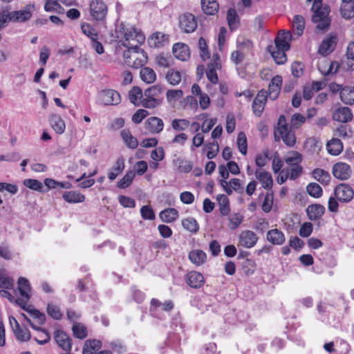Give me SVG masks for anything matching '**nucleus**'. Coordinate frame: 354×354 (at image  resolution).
<instances>
[{
    "label": "nucleus",
    "mask_w": 354,
    "mask_h": 354,
    "mask_svg": "<svg viewBox=\"0 0 354 354\" xmlns=\"http://www.w3.org/2000/svg\"><path fill=\"white\" fill-rule=\"evenodd\" d=\"M227 20L231 30L236 29L239 24V17L235 9L230 8L227 12Z\"/></svg>",
    "instance_id": "44"
},
{
    "label": "nucleus",
    "mask_w": 354,
    "mask_h": 354,
    "mask_svg": "<svg viewBox=\"0 0 354 354\" xmlns=\"http://www.w3.org/2000/svg\"><path fill=\"white\" fill-rule=\"evenodd\" d=\"M172 52L174 57L181 61L187 60L190 55L189 46L183 43H176L173 46Z\"/></svg>",
    "instance_id": "20"
},
{
    "label": "nucleus",
    "mask_w": 354,
    "mask_h": 354,
    "mask_svg": "<svg viewBox=\"0 0 354 354\" xmlns=\"http://www.w3.org/2000/svg\"><path fill=\"white\" fill-rule=\"evenodd\" d=\"M328 152L333 156L339 155L343 150V144L339 139L333 138L326 145Z\"/></svg>",
    "instance_id": "34"
},
{
    "label": "nucleus",
    "mask_w": 354,
    "mask_h": 354,
    "mask_svg": "<svg viewBox=\"0 0 354 354\" xmlns=\"http://www.w3.org/2000/svg\"><path fill=\"white\" fill-rule=\"evenodd\" d=\"M179 24L181 30L186 33L193 32L198 26V23L195 17L190 13H187L180 16L179 19Z\"/></svg>",
    "instance_id": "9"
},
{
    "label": "nucleus",
    "mask_w": 354,
    "mask_h": 354,
    "mask_svg": "<svg viewBox=\"0 0 354 354\" xmlns=\"http://www.w3.org/2000/svg\"><path fill=\"white\" fill-rule=\"evenodd\" d=\"M62 198L68 203H82L85 200V196L76 191L65 192L62 195Z\"/></svg>",
    "instance_id": "29"
},
{
    "label": "nucleus",
    "mask_w": 354,
    "mask_h": 354,
    "mask_svg": "<svg viewBox=\"0 0 354 354\" xmlns=\"http://www.w3.org/2000/svg\"><path fill=\"white\" fill-rule=\"evenodd\" d=\"M24 316L26 318V319L29 322L32 328H33L35 330L41 332L45 336V338L44 339H39L35 337V341L39 345H44V344L48 343L50 341L51 337H50V333L48 332V330H46V329L42 328L39 326H37L26 315H24Z\"/></svg>",
    "instance_id": "39"
},
{
    "label": "nucleus",
    "mask_w": 354,
    "mask_h": 354,
    "mask_svg": "<svg viewBox=\"0 0 354 354\" xmlns=\"http://www.w3.org/2000/svg\"><path fill=\"white\" fill-rule=\"evenodd\" d=\"M267 50L271 54L277 64H283L287 61L286 54V52L288 51L287 50L274 48L273 45H270L267 47Z\"/></svg>",
    "instance_id": "23"
},
{
    "label": "nucleus",
    "mask_w": 354,
    "mask_h": 354,
    "mask_svg": "<svg viewBox=\"0 0 354 354\" xmlns=\"http://www.w3.org/2000/svg\"><path fill=\"white\" fill-rule=\"evenodd\" d=\"M313 178L324 185H328L330 182V174L321 168H316L312 171Z\"/></svg>",
    "instance_id": "26"
},
{
    "label": "nucleus",
    "mask_w": 354,
    "mask_h": 354,
    "mask_svg": "<svg viewBox=\"0 0 354 354\" xmlns=\"http://www.w3.org/2000/svg\"><path fill=\"white\" fill-rule=\"evenodd\" d=\"M46 312L50 317L56 320L61 319L63 316L59 308L53 304H48Z\"/></svg>",
    "instance_id": "54"
},
{
    "label": "nucleus",
    "mask_w": 354,
    "mask_h": 354,
    "mask_svg": "<svg viewBox=\"0 0 354 354\" xmlns=\"http://www.w3.org/2000/svg\"><path fill=\"white\" fill-rule=\"evenodd\" d=\"M145 124L149 131L153 133H158L161 132L164 128V122L162 120L157 117H151L148 118Z\"/></svg>",
    "instance_id": "24"
},
{
    "label": "nucleus",
    "mask_w": 354,
    "mask_h": 354,
    "mask_svg": "<svg viewBox=\"0 0 354 354\" xmlns=\"http://www.w3.org/2000/svg\"><path fill=\"white\" fill-rule=\"evenodd\" d=\"M98 102L103 105H117L120 101V93L113 89H105L98 93Z\"/></svg>",
    "instance_id": "5"
},
{
    "label": "nucleus",
    "mask_w": 354,
    "mask_h": 354,
    "mask_svg": "<svg viewBox=\"0 0 354 354\" xmlns=\"http://www.w3.org/2000/svg\"><path fill=\"white\" fill-rule=\"evenodd\" d=\"M308 194L314 198H319L322 195V189L320 185L316 183H310L306 187Z\"/></svg>",
    "instance_id": "53"
},
{
    "label": "nucleus",
    "mask_w": 354,
    "mask_h": 354,
    "mask_svg": "<svg viewBox=\"0 0 354 354\" xmlns=\"http://www.w3.org/2000/svg\"><path fill=\"white\" fill-rule=\"evenodd\" d=\"M24 316L26 318V319L29 322L32 328H33L35 330L41 332L45 336V338L44 339H39L35 337V341L39 345H44V344L48 343L50 341L51 337H50V333L48 332V330H46V329L42 328L39 326H37L26 315H24Z\"/></svg>",
    "instance_id": "38"
},
{
    "label": "nucleus",
    "mask_w": 354,
    "mask_h": 354,
    "mask_svg": "<svg viewBox=\"0 0 354 354\" xmlns=\"http://www.w3.org/2000/svg\"><path fill=\"white\" fill-rule=\"evenodd\" d=\"M136 176V173L133 171H128L125 175L118 182L117 186L120 189H126L129 187Z\"/></svg>",
    "instance_id": "45"
},
{
    "label": "nucleus",
    "mask_w": 354,
    "mask_h": 354,
    "mask_svg": "<svg viewBox=\"0 0 354 354\" xmlns=\"http://www.w3.org/2000/svg\"><path fill=\"white\" fill-rule=\"evenodd\" d=\"M140 76L141 80L147 84H152L156 80L155 71L149 67H144L140 69Z\"/></svg>",
    "instance_id": "37"
},
{
    "label": "nucleus",
    "mask_w": 354,
    "mask_h": 354,
    "mask_svg": "<svg viewBox=\"0 0 354 354\" xmlns=\"http://www.w3.org/2000/svg\"><path fill=\"white\" fill-rule=\"evenodd\" d=\"M178 212L175 208H167L159 214L160 220L165 223H172L178 217Z\"/></svg>",
    "instance_id": "28"
},
{
    "label": "nucleus",
    "mask_w": 354,
    "mask_h": 354,
    "mask_svg": "<svg viewBox=\"0 0 354 354\" xmlns=\"http://www.w3.org/2000/svg\"><path fill=\"white\" fill-rule=\"evenodd\" d=\"M333 118L335 121L346 123L352 120L353 113L348 107H341L333 112Z\"/></svg>",
    "instance_id": "19"
},
{
    "label": "nucleus",
    "mask_w": 354,
    "mask_h": 354,
    "mask_svg": "<svg viewBox=\"0 0 354 354\" xmlns=\"http://www.w3.org/2000/svg\"><path fill=\"white\" fill-rule=\"evenodd\" d=\"M274 137L276 142L281 140L288 147H292L296 144V136L292 131L291 127H289L286 117L283 115L279 116L277 126L274 130Z\"/></svg>",
    "instance_id": "2"
},
{
    "label": "nucleus",
    "mask_w": 354,
    "mask_h": 354,
    "mask_svg": "<svg viewBox=\"0 0 354 354\" xmlns=\"http://www.w3.org/2000/svg\"><path fill=\"white\" fill-rule=\"evenodd\" d=\"M17 340L20 342H28L31 338L30 332L27 328H22L21 326L13 331Z\"/></svg>",
    "instance_id": "51"
},
{
    "label": "nucleus",
    "mask_w": 354,
    "mask_h": 354,
    "mask_svg": "<svg viewBox=\"0 0 354 354\" xmlns=\"http://www.w3.org/2000/svg\"><path fill=\"white\" fill-rule=\"evenodd\" d=\"M117 37L122 41V45L128 49H138L139 45L144 43V34L133 26L121 24L117 31Z\"/></svg>",
    "instance_id": "1"
},
{
    "label": "nucleus",
    "mask_w": 354,
    "mask_h": 354,
    "mask_svg": "<svg viewBox=\"0 0 354 354\" xmlns=\"http://www.w3.org/2000/svg\"><path fill=\"white\" fill-rule=\"evenodd\" d=\"M24 185L26 187L37 192H43V184L38 180L28 178L24 180Z\"/></svg>",
    "instance_id": "56"
},
{
    "label": "nucleus",
    "mask_w": 354,
    "mask_h": 354,
    "mask_svg": "<svg viewBox=\"0 0 354 354\" xmlns=\"http://www.w3.org/2000/svg\"><path fill=\"white\" fill-rule=\"evenodd\" d=\"M255 177L260 182L265 189H271L273 185V179L270 172L263 169H257Z\"/></svg>",
    "instance_id": "18"
},
{
    "label": "nucleus",
    "mask_w": 354,
    "mask_h": 354,
    "mask_svg": "<svg viewBox=\"0 0 354 354\" xmlns=\"http://www.w3.org/2000/svg\"><path fill=\"white\" fill-rule=\"evenodd\" d=\"M183 96V92L180 89H171L168 90L166 93L167 100L168 102H175L180 99Z\"/></svg>",
    "instance_id": "62"
},
{
    "label": "nucleus",
    "mask_w": 354,
    "mask_h": 354,
    "mask_svg": "<svg viewBox=\"0 0 354 354\" xmlns=\"http://www.w3.org/2000/svg\"><path fill=\"white\" fill-rule=\"evenodd\" d=\"M340 10L342 17L344 19H349L354 17V1H342Z\"/></svg>",
    "instance_id": "41"
},
{
    "label": "nucleus",
    "mask_w": 354,
    "mask_h": 354,
    "mask_svg": "<svg viewBox=\"0 0 354 354\" xmlns=\"http://www.w3.org/2000/svg\"><path fill=\"white\" fill-rule=\"evenodd\" d=\"M73 335L79 339H84L87 336V328L82 323L75 322L72 327Z\"/></svg>",
    "instance_id": "47"
},
{
    "label": "nucleus",
    "mask_w": 354,
    "mask_h": 354,
    "mask_svg": "<svg viewBox=\"0 0 354 354\" xmlns=\"http://www.w3.org/2000/svg\"><path fill=\"white\" fill-rule=\"evenodd\" d=\"M31 6H28L25 10L12 12V18L14 22H22L28 20L31 16Z\"/></svg>",
    "instance_id": "32"
},
{
    "label": "nucleus",
    "mask_w": 354,
    "mask_h": 354,
    "mask_svg": "<svg viewBox=\"0 0 354 354\" xmlns=\"http://www.w3.org/2000/svg\"><path fill=\"white\" fill-rule=\"evenodd\" d=\"M121 137L127 146V147L134 149L138 147V140L132 136L129 130L123 129L121 133Z\"/></svg>",
    "instance_id": "36"
},
{
    "label": "nucleus",
    "mask_w": 354,
    "mask_h": 354,
    "mask_svg": "<svg viewBox=\"0 0 354 354\" xmlns=\"http://www.w3.org/2000/svg\"><path fill=\"white\" fill-rule=\"evenodd\" d=\"M143 97L142 91L138 86H133L129 92V99L135 106L140 105Z\"/></svg>",
    "instance_id": "35"
},
{
    "label": "nucleus",
    "mask_w": 354,
    "mask_h": 354,
    "mask_svg": "<svg viewBox=\"0 0 354 354\" xmlns=\"http://www.w3.org/2000/svg\"><path fill=\"white\" fill-rule=\"evenodd\" d=\"M266 239L272 244L277 245L283 244L286 241L283 232L277 228L269 230L267 232Z\"/></svg>",
    "instance_id": "21"
},
{
    "label": "nucleus",
    "mask_w": 354,
    "mask_h": 354,
    "mask_svg": "<svg viewBox=\"0 0 354 354\" xmlns=\"http://www.w3.org/2000/svg\"><path fill=\"white\" fill-rule=\"evenodd\" d=\"M163 92V88L160 85H154L146 89L144 96L149 98H156L160 93Z\"/></svg>",
    "instance_id": "57"
},
{
    "label": "nucleus",
    "mask_w": 354,
    "mask_h": 354,
    "mask_svg": "<svg viewBox=\"0 0 354 354\" xmlns=\"http://www.w3.org/2000/svg\"><path fill=\"white\" fill-rule=\"evenodd\" d=\"M292 34L290 31L281 30L274 39V48H281L288 50L290 48Z\"/></svg>",
    "instance_id": "13"
},
{
    "label": "nucleus",
    "mask_w": 354,
    "mask_h": 354,
    "mask_svg": "<svg viewBox=\"0 0 354 354\" xmlns=\"http://www.w3.org/2000/svg\"><path fill=\"white\" fill-rule=\"evenodd\" d=\"M268 95L266 90H261L257 93L252 103V110L257 116H260L264 110Z\"/></svg>",
    "instance_id": "15"
},
{
    "label": "nucleus",
    "mask_w": 354,
    "mask_h": 354,
    "mask_svg": "<svg viewBox=\"0 0 354 354\" xmlns=\"http://www.w3.org/2000/svg\"><path fill=\"white\" fill-rule=\"evenodd\" d=\"M82 32L89 37L91 41L98 39V34L95 28L91 25L84 23L81 26Z\"/></svg>",
    "instance_id": "52"
},
{
    "label": "nucleus",
    "mask_w": 354,
    "mask_h": 354,
    "mask_svg": "<svg viewBox=\"0 0 354 354\" xmlns=\"http://www.w3.org/2000/svg\"><path fill=\"white\" fill-rule=\"evenodd\" d=\"M201 7L203 12L207 15H214L219 9L216 0H201Z\"/></svg>",
    "instance_id": "27"
},
{
    "label": "nucleus",
    "mask_w": 354,
    "mask_h": 354,
    "mask_svg": "<svg viewBox=\"0 0 354 354\" xmlns=\"http://www.w3.org/2000/svg\"><path fill=\"white\" fill-rule=\"evenodd\" d=\"M18 290L21 297L15 301L20 306L23 307L30 299L31 288L28 280L24 277H19L18 279Z\"/></svg>",
    "instance_id": "8"
},
{
    "label": "nucleus",
    "mask_w": 354,
    "mask_h": 354,
    "mask_svg": "<svg viewBox=\"0 0 354 354\" xmlns=\"http://www.w3.org/2000/svg\"><path fill=\"white\" fill-rule=\"evenodd\" d=\"M313 1L311 10L314 12L312 21L317 24L316 28L326 31L330 26V19L328 17L330 9L328 6H322V0H307Z\"/></svg>",
    "instance_id": "3"
},
{
    "label": "nucleus",
    "mask_w": 354,
    "mask_h": 354,
    "mask_svg": "<svg viewBox=\"0 0 354 354\" xmlns=\"http://www.w3.org/2000/svg\"><path fill=\"white\" fill-rule=\"evenodd\" d=\"M101 347V342L96 339L86 340L84 342L82 354H93V353Z\"/></svg>",
    "instance_id": "43"
},
{
    "label": "nucleus",
    "mask_w": 354,
    "mask_h": 354,
    "mask_svg": "<svg viewBox=\"0 0 354 354\" xmlns=\"http://www.w3.org/2000/svg\"><path fill=\"white\" fill-rule=\"evenodd\" d=\"M165 35L161 32L153 34L149 39L148 43L151 47L158 48L163 46Z\"/></svg>",
    "instance_id": "49"
},
{
    "label": "nucleus",
    "mask_w": 354,
    "mask_h": 354,
    "mask_svg": "<svg viewBox=\"0 0 354 354\" xmlns=\"http://www.w3.org/2000/svg\"><path fill=\"white\" fill-rule=\"evenodd\" d=\"M284 160L290 167L299 165L302 161V156L298 151H291L284 157Z\"/></svg>",
    "instance_id": "40"
},
{
    "label": "nucleus",
    "mask_w": 354,
    "mask_h": 354,
    "mask_svg": "<svg viewBox=\"0 0 354 354\" xmlns=\"http://www.w3.org/2000/svg\"><path fill=\"white\" fill-rule=\"evenodd\" d=\"M258 239L259 237L254 232L244 230L239 236V244L245 248H251L257 244Z\"/></svg>",
    "instance_id": "11"
},
{
    "label": "nucleus",
    "mask_w": 354,
    "mask_h": 354,
    "mask_svg": "<svg viewBox=\"0 0 354 354\" xmlns=\"http://www.w3.org/2000/svg\"><path fill=\"white\" fill-rule=\"evenodd\" d=\"M308 218L311 221L319 219L325 212V207L319 204L310 205L306 209Z\"/></svg>",
    "instance_id": "25"
},
{
    "label": "nucleus",
    "mask_w": 354,
    "mask_h": 354,
    "mask_svg": "<svg viewBox=\"0 0 354 354\" xmlns=\"http://www.w3.org/2000/svg\"><path fill=\"white\" fill-rule=\"evenodd\" d=\"M217 201L220 205L221 214L223 216L227 215L230 212V203L227 197L225 194L217 196Z\"/></svg>",
    "instance_id": "48"
},
{
    "label": "nucleus",
    "mask_w": 354,
    "mask_h": 354,
    "mask_svg": "<svg viewBox=\"0 0 354 354\" xmlns=\"http://www.w3.org/2000/svg\"><path fill=\"white\" fill-rule=\"evenodd\" d=\"M165 78L169 84L173 86H176L180 84L181 82L182 75L180 72L178 71L170 69L167 73Z\"/></svg>",
    "instance_id": "46"
},
{
    "label": "nucleus",
    "mask_w": 354,
    "mask_h": 354,
    "mask_svg": "<svg viewBox=\"0 0 354 354\" xmlns=\"http://www.w3.org/2000/svg\"><path fill=\"white\" fill-rule=\"evenodd\" d=\"M237 145L239 151L242 154L245 155L247 153L248 150V144L246 136L243 132H240L238 135Z\"/></svg>",
    "instance_id": "60"
},
{
    "label": "nucleus",
    "mask_w": 354,
    "mask_h": 354,
    "mask_svg": "<svg viewBox=\"0 0 354 354\" xmlns=\"http://www.w3.org/2000/svg\"><path fill=\"white\" fill-rule=\"evenodd\" d=\"M50 122L52 128L57 133L62 134L64 132L66 129L65 122L59 115L53 114L50 118Z\"/></svg>",
    "instance_id": "31"
},
{
    "label": "nucleus",
    "mask_w": 354,
    "mask_h": 354,
    "mask_svg": "<svg viewBox=\"0 0 354 354\" xmlns=\"http://www.w3.org/2000/svg\"><path fill=\"white\" fill-rule=\"evenodd\" d=\"M125 162L123 157L117 158L114 165L111 167L108 173V178L110 180H115L124 169Z\"/></svg>",
    "instance_id": "22"
},
{
    "label": "nucleus",
    "mask_w": 354,
    "mask_h": 354,
    "mask_svg": "<svg viewBox=\"0 0 354 354\" xmlns=\"http://www.w3.org/2000/svg\"><path fill=\"white\" fill-rule=\"evenodd\" d=\"M140 214L144 220L153 221L156 218L154 211L151 205H143L140 208Z\"/></svg>",
    "instance_id": "59"
},
{
    "label": "nucleus",
    "mask_w": 354,
    "mask_h": 354,
    "mask_svg": "<svg viewBox=\"0 0 354 354\" xmlns=\"http://www.w3.org/2000/svg\"><path fill=\"white\" fill-rule=\"evenodd\" d=\"M182 225L185 229L192 232L196 233L199 230V226L194 218H187L182 221Z\"/></svg>",
    "instance_id": "50"
},
{
    "label": "nucleus",
    "mask_w": 354,
    "mask_h": 354,
    "mask_svg": "<svg viewBox=\"0 0 354 354\" xmlns=\"http://www.w3.org/2000/svg\"><path fill=\"white\" fill-rule=\"evenodd\" d=\"M189 126V122L186 119H175L171 122V127L175 131H184Z\"/></svg>",
    "instance_id": "61"
},
{
    "label": "nucleus",
    "mask_w": 354,
    "mask_h": 354,
    "mask_svg": "<svg viewBox=\"0 0 354 354\" xmlns=\"http://www.w3.org/2000/svg\"><path fill=\"white\" fill-rule=\"evenodd\" d=\"M124 62L135 68L142 67L147 62V55L139 46L138 49H127L123 53Z\"/></svg>",
    "instance_id": "4"
},
{
    "label": "nucleus",
    "mask_w": 354,
    "mask_h": 354,
    "mask_svg": "<svg viewBox=\"0 0 354 354\" xmlns=\"http://www.w3.org/2000/svg\"><path fill=\"white\" fill-rule=\"evenodd\" d=\"M207 157L209 159L214 158L217 155L218 150H219L218 144L216 141L209 143L207 145Z\"/></svg>",
    "instance_id": "63"
},
{
    "label": "nucleus",
    "mask_w": 354,
    "mask_h": 354,
    "mask_svg": "<svg viewBox=\"0 0 354 354\" xmlns=\"http://www.w3.org/2000/svg\"><path fill=\"white\" fill-rule=\"evenodd\" d=\"M332 172L336 178L345 180L350 178L352 170L349 165L344 162H337L333 165Z\"/></svg>",
    "instance_id": "12"
},
{
    "label": "nucleus",
    "mask_w": 354,
    "mask_h": 354,
    "mask_svg": "<svg viewBox=\"0 0 354 354\" xmlns=\"http://www.w3.org/2000/svg\"><path fill=\"white\" fill-rule=\"evenodd\" d=\"M185 281L192 288H200L203 286L205 279L201 273L196 271H191L186 274Z\"/></svg>",
    "instance_id": "17"
},
{
    "label": "nucleus",
    "mask_w": 354,
    "mask_h": 354,
    "mask_svg": "<svg viewBox=\"0 0 354 354\" xmlns=\"http://www.w3.org/2000/svg\"><path fill=\"white\" fill-rule=\"evenodd\" d=\"M243 216L239 213H234L228 217V227L231 230L236 229L242 223Z\"/></svg>",
    "instance_id": "58"
},
{
    "label": "nucleus",
    "mask_w": 354,
    "mask_h": 354,
    "mask_svg": "<svg viewBox=\"0 0 354 354\" xmlns=\"http://www.w3.org/2000/svg\"><path fill=\"white\" fill-rule=\"evenodd\" d=\"M340 100L346 104L352 105L354 104V86H344L340 92Z\"/></svg>",
    "instance_id": "33"
},
{
    "label": "nucleus",
    "mask_w": 354,
    "mask_h": 354,
    "mask_svg": "<svg viewBox=\"0 0 354 354\" xmlns=\"http://www.w3.org/2000/svg\"><path fill=\"white\" fill-rule=\"evenodd\" d=\"M90 14L96 21H103L107 15V6L102 0H92L90 3Z\"/></svg>",
    "instance_id": "6"
},
{
    "label": "nucleus",
    "mask_w": 354,
    "mask_h": 354,
    "mask_svg": "<svg viewBox=\"0 0 354 354\" xmlns=\"http://www.w3.org/2000/svg\"><path fill=\"white\" fill-rule=\"evenodd\" d=\"M282 82V77L280 75H275L272 77L268 86V97L272 100H275L278 97L281 91Z\"/></svg>",
    "instance_id": "16"
},
{
    "label": "nucleus",
    "mask_w": 354,
    "mask_h": 354,
    "mask_svg": "<svg viewBox=\"0 0 354 354\" xmlns=\"http://www.w3.org/2000/svg\"><path fill=\"white\" fill-rule=\"evenodd\" d=\"M198 48L200 50V55L203 60L205 61L210 57V53L205 38L200 37L198 40Z\"/></svg>",
    "instance_id": "55"
},
{
    "label": "nucleus",
    "mask_w": 354,
    "mask_h": 354,
    "mask_svg": "<svg viewBox=\"0 0 354 354\" xmlns=\"http://www.w3.org/2000/svg\"><path fill=\"white\" fill-rule=\"evenodd\" d=\"M189 259L196 266L203 265L207 259L205 252L201 250H194L189 253Z\"/></svg>",
    "instance_id": "30"
},
{
    "label": "nucleus",
    "mask_w": 354,
    "mask_h": 354,
    "mask_svg": "<svg viewBox=\"0 0 354 354\" xmlns=\"http://www.w3.org/2000/svg\"><path fill=\"white\" fill-rule=\"evenodd\" d=\"M334 196L341 203H348L354 196L353 188L348 184L341 183L334 189Z\"/></svg>",
    "instance_id": "7"
},
{
    "label": "nucleus",
    "mask_w": 354,
    "mask_h": 354,
    "mask_svg": "<svg viewBox=\"0 0 354 354\" xmlns=\"http://www.w3.org/2000/svg\"><path fill=\"white\" fill-rule=\"evenodd\" d=\"M161 101L158 98H149L144 96L141 104L147 109L155 108L160 104Z\"/></svg>",
    "instance_id": "64"
},
{
    "label": "nucleus",
    "mask_w": 354,
    "mask_h": 354,
    "mask_svg": "<svg viewBox=\"0 0 354 354\" xmlns=\"http://www.w3.org/2000/svg\"><path fill=\"white\" fill-rule=\"evenodd\" d=\"M54 339L58 346L64 351H71L72 347L71 338L62 330H55Z\"/></svg>",
    "instance_id": "14"
},
{
    "label": "nucleus",
    "mask_w": 354,
    "mask_h": 354,
    "mask_svg": "<svg viewBox=\"0 0 354 354\" xmlns=\"http://www.w3.org/2000/svg\"><path fill=\"white\" fill-rule=\"evenodd\" d=\"M293 31L298 36H301L305 28V20L301 15H295L292 20Z\"/></svg>",
    "instance_id": "42"
},
{
    "label": "nucleus",
    "mask_w": 354,
    "mask_h": 354,
    "mask_svg": "<svg viewBox=\"0 0 354 354\" xmlns=\"http://www.w3.org/2000/svg\"><path fill=\"white\" fill-rule=\"evenodd\" d=\"M337 38L336 34L330 33L321 43L319 48V53L326 56L331 53L335 48Z\"/></svg>",
    "instance_id": "10"
}]
</instances>
